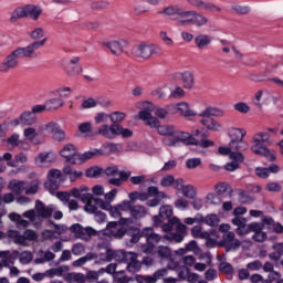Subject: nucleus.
Masks as SVG:
<instances>
[{
    "label": "nucleus",
    "mask_w": 283,
    "mask_h": 283,
    "mask_svg": "<svg viewBox=\"0 0 283 283\" xmlns=\"http://www.w3.org/2000/svg\"><path fill=\"white\" fill-rule=\"evenodd\" d=\"M212 41L213 39H211V35L202 33L195 38V45L198 50H207V48L211 45Z\"/></svg>",
    "instance_id": "obj_33"
},
{
    "label": "nucleus",
    "mask_w": 283,
    "mask_h": 283,
    "mask_svg": "<svg viewBox=\"0 0 283 283\" xmlns=\"http://www.w3.org/2000/svg\"><path fill=\"white\" fill-rule=\"evenodd\" d=\"M253 145L251 146V151L256 156H263L266 160L273 163L276 160V153L274 149H269L266 146H263L265 143L266 145H273V140H271V136L268 133H256L252 139Z\"/></svg>",
    "instance_id": "obj_4"
},
{
    "label": "nucleus",
    "mask_w": 283,
    "mask_h": 283,
    "mask_svg": "<svg viewBox=\"0 0 283 283\" xmlns=\"http://www.w3.org/2000/svg\"><path fill=\"white\" fill-rule=\"evenodd\" d=\"M8 237L15 242V244H22V247H28L30 242H36L39 235L33 230H27L22 235L19 234L17 230H11L8 232Z\"/></svg>",
    "instance_id": "obj_13"
},
{
    "label": "nucleus",
    "mask_w": 283,
    "mask_h": 283,
    "mask_svg": "<svg viewBox=\"0 0 283 283\" xmlns=\"http://www.w3.org/2000/svg\"><path fill=\"white\" fill-rule=\"evenodd\" d=\"M270 103H277V97L273 96L271 92L261 90L254 94L253 104L255 107H264V105H269Z\"/></svg>",
    "instance_id": "obj_18"
},
{
    "label": "nucleus",
    "mask_w": 283,
    "mask_h": 283,
    "mask_svg": "<svg viewBox=\"0 0 283 283\" xmlns=\"http://www.w3.org/2000/svg\"><path fill=\"white\" fill-rule=\"evenodd\" d=\"M135 106L137 109H140V112L137 114V118L139 120H144V123H146L150 129L158 126V119L151 115V112L156 109L154 104L150 102H137Z\"/></svg>",
    "instance_id": "obj_7"
},
{
    "label": "nucleus",
    "mask_w": 283,
    "mask_h": 283,
    "mask_svg": "<svg viewBox=\"0 0 283 283\" xmlns=\"http://www.w3.org/2000/svg\"><path fill=\"white\" fill-rule=\"evenodd\" d=\"M97 156H103V149L92 148L84 154H80L78 165H83L86 160H92V158H96Z\"/></svg>",
    "instance_id": "obj_35"
},
{
    "label": "nucleus",
    "mask_w": 283,
    "mask_h": 283,
    "mask_svg": "<svg viewBox=\"0 0 283 283\" xmlns=\"http://www.w3.org/2000/svg\"><path fill=\"white\" fill-rule=\"evenodd\" d=\"M49 180L44 184L45 188L50 191L51 195H54L55 189H59V185L63 182L61 179V170L52 169L48 174Z\"/></svg>",
    "instance_id": "obj_21"
},
{
    "label": "nucleus",
    "mask_w": 283,
    "mask_h": 283,
    "mask_svg": "<svg viewBox=\"0 0 283 283\" xmlns=\"http://www.w3.org/2000/svg\"><path fill=\"white\" fill-rule=\"evenodd\" d=\"M81 56L74 55L71 59L62 62V69L67 76H81L83 66H81Z\"/></svg>",
    "instance_id": "obj_14"
},
{
    "label": "nucleus",
    "mask_w": 283,
    "mask_h": 283,
    "mask_svg": "<svg viewBox=\"0 0 283 283\" xmlns=\"http://www.w3.org/2000/svg\"><path fill=\"white\" fill-rule=\"evenodd\" d=\"M176 182H178V179L174 175H166L160 179V186L165 188L174 187L176 189Z\"/></svg>",
    "instance_id": "obj_51"
},
{
    "label": "nucleus",
    "mask_w": 283,
    "mask_h": 283,
    "mask_svg": "<svg viewBox=\"0 0 283 283\" xmlns=\"http://www.w3.org/2000/svg\"><path fill=\"white\" fill-rule=\"evenodd\" d=\"M36 123V115L34 113H31V111H24L21 113V115L11 120L10 125L11 127H19V125H24L27 127H32Z\"/></svg>",
    "instance_id": "obj_20"
},
{
    "label": "nucleus",
    "mask_w": 283,
    "mask_h": 283,
    "mask_svg": "<svg viewBox=\"0 0 283 283\" xmlns=\"http://www.w3.org/2000/svg\"><path fill=\"white\" fill-rule=\"evenodd\" d=\"M202 165V159L200 158H190L186 160L187 169H198Z\"/></svg>",
    "instance_id": "obj_63"
},
{
    "label": "nucleus",
    "mask_w": 283,
    "mask_h": 283,
    "mask_svg": "<svg viewBox=\"0 0 283 283\" xmlns=\"http://www.w3.org/2000/svg\"><path fill=\"white\" fill-rule=\"evenodd\" d=\"M116 136H122V138H132V136H134V132H132L129 128H124L120 125H116L115 137Z\"/></svg>",
    "instance_id": "obj_54"
},
{
    "label": "nucleus",
    "mask_w": 283,
    "mask_h": 283,
    "mask_svg": "<svg viewBox=\"0 0 283 283\" xmlns=\"http://www.w3.org/2000/svg\"><path fill=\"white\" fill-rule=\"evenodd\" d=\"M199 116H208L210 118L211 116H216L217 118H222V116H224V111L218 107H207L201 113H199Z\"/></svg>",
    "instance_id": "obj_46"
},
{
    "label": "nucleus",
    "mask_w": 283,
    "mask_h": 283,
    "mask_svg": "<svg viewBox=\"0 0 283 283\" xmlns=\"http://www.w3.org/2000/svg\"><path fill=\"white\" fill-rule=\"evenodd\" d=\"M174 226H176L177 233L166 234L165 239L174 242H182L185 240V237L187 235V226H185V223H181L178 217H171L168 220V223L161 226V229L167 233L174 230Z\"/></svg>",
    "instance_id": "obj_5"
},
{
    "label": "nucleus",
    "mask_w": 283,
    "mask_h": 283,
    "mask_svg": "<svg viewBox=\"0 0 283 283\" xmlns=\"http://www.w3.org/2000/svg\"><path fill=\"white\" fill-rule=\"evenodd\" d=\"M118 255H122L123 262L127 263V270L130 273H137V271H140V262L136 260L137 255L134 252H117Z\"/></svg>",
    "instance_id": "obj_22"
},
{
    "label": "nucleus",
    "mask_w": 283,
    "mask_h": 283,
    "mask_svg": "<svg viewBox=\"0 0 283 283\" xmlns=\"http://www.w3.org/2000/svg\"><path fill=\"white\" fill-rule=\"evenodd\" d=\"M132 202L124 200L122 203H117L114 207L111 206L109 216L112 218H122L124 211H129Z\"/></svg>",
    "instance_id": "obj_30"
},
{
    "label": "nucleus",
    "mask_w": 283,
    "mask_h": 283,
    "mask_svg": "<svg viewBox=\"0 0 283 283\" xmlns=\"http://www.w3.org/2000/svg\"><path fill=\"white\" fill-rule=\"evenodd\" d=\"M157 52L158 48L155 44L145 42L137 44L133 50L134 56L144 61L151 59Z\"/></svg>",
    "instance_id": "obj_15"
},
{
    "label": "nucleus",
    "mask_w": 283,
    "mask_h": 283,
    "mask_svg": "<svg viewBox=\"0 0 283 283\" xmlns=\"http://www.w3.org/2000/svg\"><path fill=\"white\" fill-rule=\"evenodd\" d=\"M30 39H32V41H42L48 38H45V28L42 27H36L34 28L30 33H29Z\"/></svg>",
    "instance_id": "obj_47"
},
{
    "label": "nucleus",
    "mask_w": 283,
    "mask_h": 283,
    "mask_svg": "<svg viewBox=\"0 0 283 283\" xmlns=\"http://www.w3.org/2000/svg\"><path fill=\"white\" fill-rule=\"evenodd\" d=\"M48 43V39L35 41L24 48H18L8 54L2 62H0V72L8 74L12 70L19 67V59H36V51Z\"/></svg>",
    "instance_id": "obj_2"
},
{
    "label": "nucleus",
    "mask_w": 283,
    "mask_h": 283,
    "mask_svg": "<svg viewBox=\"0 0 283 283\" xmlns=\"http://www.w3.org/2000/svg\"><path fill=\"white\" fill-rule=\"evenodd\" d=\"M9 187L15 193H23V191H25V182L24 181L12 180V181H10Z\"/></svg>",
    "instance_id": "obj_55"
},
{
    "label": "nucleus",
    "mask_w": 283,
    "mask_h": 283,
    "mask_svg": "<svg viewBox=\"0 0 283 283\" xmlns=\"http://www.w3.org/2000/svg\"><path fill=\"white\" fill-rule=\"evenodd\" d=\"M39 132L40 134H45V132H48L55 143H65V140H67L65 130H63L61 125L56 122L40 123Z\"/></svg>",
    "instance_id": "obj_9"
},
{
    "label": "nucleus",
    "mask_w": 283,
    "mask_h": 283,
    "mask_svg": "<svg viewBox=\"0 0 283 283\" xmlns=\"http://www.w3.org/2000/svg\"><path fill=\"white\" fill-rule=\"evenodd\" d=\"M202 222L208 227H218L220 224V217L216 213H210L202 217Z\"/></svg>",
    "instance_id": "obj_48"
},
{
    "label": "nucleus",
    "mask_w": 283,
    "mask_h": 283,
    "mask_svg": "<svg viewBox=\"0 0 283 283\" xmlns=\"http://www.w3.org/2000/svg\"><path fill=\"white\" fill-rule=\"evenodd\" d=\"M36 211V212H35ZM35 211L29 210L23 213L24 218H28L34 224H39L41 222V218H50L54 211H56V207L51 205L45 207L43 202L40 200L35 201Z\"/></svg>",
    "instance_id": "obj_6"
},
{
    "label": "nucleus",
    "mask_w": 283,
    "mask_h": 283,
    "mask_svg": "<svg viewBox=\"0 0 283 283\" xmlns=\"http://www.w3.org/2000/svg\"><path fill=\"white\" fill-rule=\"evenodd\" d=\"M223 242L229 249H238V247H240V241L235 239V233L233 232L226 233V235H223Z\"/></svg>",
    "instance_id": "obj_45"
},
{
    "label": "nucleus",
    "mask_w": 283,
    "mask_h": 283,
    "mask_svg": "<svg viewBox=\"0 0 283 283\" xmlns=\"http://www.w3.org/2000/svg\"><path fill=\"white\" fill-rule=\"evenodd\" d=\"M101 174H103V168L94 166L86 169L85 176L86 178H98Z\"/></svg>",
    "instance_id": "obj_59"
},
{
    "label": "nucleus",
    "mask_w": 283,
    "mask_h": 283,
    "mask_svg": "<svg viewBox=\"0 0 283 283\" xmlns=\"http://www.w3.org/2000/svg\"><path fill=\"white\" fill-rule=\"evenodd\" d=\"M181 10H182V7L177 6V4H170L166 8H164L159 12V14H164V17H177V19H179Z\"/></svg>",
    "instance_id": "obj_40"
},
{
    "label": "nucleus",
    "mask_w": 283,
    "mask_h": 283,
    "mask_svg": "<svg viewBox=\"0 0 283 283\" xmlns=\"http://www.w3.org/2000/svg\"><path fill=\"white\" fill-rule=\"evenodd\" d=\"M179 279L187 280L189 283H196L200 280V275L196 273L189 272V268L184 266L182 270L179 272Z\"/></svg>",
    "instance_id": "obj_42"
},
{
    "label": "nucleus",
    "mask_w": 283,
    "mask_h": 283,
    "mask_svg": "<svg viewBox=\"0 0 283 283\" xmlns=\"http://www.w3.org/2000/svg\"><path fill=\"white\" fill-rule=\"evenodd\" d=\"M97 136H103V138H107L108 140H113L116 138V124H103L96 130Z\"/></svg>",
    "instance_id": "obj_27"
},
{
    "label": "nucleus",
    "mask_w": 283,
    "mask_h": 283,
    "mask_svg": "<svg viewBox=\"0 0 283 283\" xmlns=\"http://www.w3.org/2000/svg\"><path fill=\"white\" fill-rule=\"evenodd\" d=\"M127 118V113L115 111L109 114V120L113 125H120V123H125Z\"/></svg>",
    "instance_id": "obj_44"
},
{
    "label": "nucleus",
    "mask_w": 283,
    "mask_h": 283,
    "mask_svg": "<svg viewBox=\"0 0 283 283\" xmlns=\"http://www.w3.org/2000/svg\"><path fill=\"white\" fill-rule=\"evenodd\" d=\"M228 136L230 143L228 146H220L218 151L221 156H229L232 163H228L224 166L227 171H235L240 167V163H244V155L240 151H247L249 149V143L244 142L247 132L244 128L231 127L228 129Z\"/></svg>",
    "instance_id": "obj_1"
},
{
    "label": "nucleus",
    "mask_w": 283,
    "mask_h": 283,
    "mask_svg": "<svg viewBox=\"0 0 283 283\" xmlns=\"http://www.w3.org/2000/svg\"><path fill=\"white\" fill-rule=\"evenodd\" d=\"M201 125L208 129V132H222V124L209 116H199Z\"/></svg>",
    "instance_id": "obj_29"
},
{
    "label": "nucleus",
    "mask_w": 283,
    "mask_h": 283,
    "mask_svg": "<svg viewBox=\"0 0 283 283\" xmlns=\"http://www.w3.org/2000/svg\"><path fill=\"white\" fill-rule=\"evenodd\" d=\"M153 129L157 130L159 136H165L163 144L166 147H179V145H196V138L191 134L176 129V126L165 124L160 125V120H157V126Z\"/></svg>",
    "instance_id": "obj_3"
},
{
    "label": "nucleus",
    "mask_w": 283,
    "mask_h": 283,
    "mask_svg": "<svg viewBox=\"0 0 283 283\" xmlns=\"http://www.w3.org/2000/svg\"><path fill=\"white\" fill-rule=\"evenodd\" d=\"M190 6L198 8V10H205L206 12H220V7L206 2L203 0H186Z\"/></svg>",
    "instance_id": "obj_28"
},
{
    "label": "nucleus",
    "mask_w": 283,
    "mask_h": 283,
    "mask_svg": "<svg viewBox=\"0 0 283 283\" xmlns=\"http://www.w3.org/2000/svg\"><path fill=\"white\" fill-rule=\"evenodd\" d=\"M45 105L49 112H56V109H61L65 105V102L61 97H54L46 101Z\"/></svg>",
    "instance_id": "obj_43"
},
{
    "label": "nucleus",
    "mask_w": 283,
    "mask_h": 283,
    "mask_svg": "<svg viewBox=\"0 0 283 283\" xmlns=\"http://www.w3.org/2000/svg\"><path fill=\"white\" fill-rule=\"evenodd\" d=\"M174 216V208L169 205H165L159 208V214L153 217V221L156 227H160L161 222L169 220Z\"/></svg>",
    "instance_id": "obj_26"
},
{
    "label": "nucleus",
    "mask_w": 283,
    "mask_h": 283,
    "mask_svg": "<svg viewBox=\"0 0 283 283\" xmlns=\"http://www.w3.org/2000/svg\"><path fill=\"white\" fill-rule=\"evenodd\" d=\"M190 233L192 238H198L199 240H209L211 238V233H216L213 230L210 232L203 231L202 226L198 224L190 229Z\"/></svg>",
    "instance_id": "obj_36"
},
{
    "label": "nucleus",
    "mask_w": 283,
    "mask_h": 283,
    "mask_svg": "<svg viewBox=\"0 0 283 283\" xmlns=\"http://www.w3.org/2000/svg\"><path fill=\"white\" fill-rule=\"evenodd\" d=\"M125 233H127V230L123 227H119L118 222L111 221L107 223L106 229L104 230V235H107L108 238H124Z\"/></svg>",
    "instance_id": "obj_23"
},
{
    "label": "nucleus",
    "mask_w": 283,
    "mask_h": 283,
    "mask_svg": "<svg viewBox=\"0 0 283 283\" xmlns=\"http://www.w3.org/2000/svg\"><path fill=\"white\" fill-rule=\"evenodd\" d=\"M176 209H180L185 211V209H189V200H187L185 197H180L175 201Z\"/></svg>",
    "instance_id": "obj_64"
},
{
    "label": "nucleus",
    "mask_w": 283,
    "mask_h": 283,
    "mask_svg": "<svg viewBox=\"0 0 283 283\" xmlns=\"http://www.w3.org/2000/svg\"><path fill=\"white\" fill-rule=\"evenodd\" d=\"M71 231L75 233L76 238H81V240H90L92 235H96V230H94V228H83L78 223L73 224Z\"/></svg>",
    "instance_id": "obj_25"
},
{
    "label": "nucleus",
    "mask_w": 283,
    "mask_h": 283,
    "mask_svg": "<svg viewBox=\"0 0 283 283\" xmlns=\"http://www.w3.org/2000/svg\"><path fill=\"white\" fill-rule=\"evenodd\" d=\"M165 275H167V270L164 269L155 272L154 275L151 276L137 275L136 280L137 282H140V283H156L158 282V280H160V277H165Z\"/></svg>",
    "instance_id": "obj_32"
},
{
    "label": "nucleus",
    "mask_w": 283,
    "mask_h": 283,
    "mask_svg": "<svg viewBox=\"0 0 283 283\" xmlns=\"http://www.w3.org/2000/svg\"><path fill=\"white\" fill-rule=\"evenodd\" d=\"M169 85L165 84L163 86L157 87L153 94L154 96H158V98H167V94H169Z\"/></svg>",
    "instance_id": "obj_60"
},
{
    "label": "nucleus",
    "mask_w": 283,
    "mask_h": 283,
    "mask_svg": "<svg viewBox=\"0 0 283 283\" xmlns=\"http://www.w3.org/2000/svg\"><path fill=\"white\" fill-rule=\"evenodd\" d=\"M45 133L39 132V124L36 127L29 126L23 129V136L25 140H29L32 145H43V140L39 139V136H43Z\"/></svg>",
    "instance_id": "obj_24"
},
{
    "label": "nucleus",
    "mask_w": 283,
    "mask_h": 283,
    "mask_svg": "<svg viewBox=\"0 0 283 283\" xmlns=\"http://www.w3.org/2000/svg\"><path fill=\"white\" fill-rule=\"evenodd\" d=\"M263 224L272 228L276 233H283V226L281 223H275L272 218L265 217L263 218Z\"/></svg>",
    "instance_id": "obj_52"
},
{
    "label": "nucleus",
    "mask_w": 283,
    "mask_h": 283,
    "mask_svg": "<svg viewBox=\"0 0 283 283\" xmlns=\"http://www.w3.org/2000/svg\"><path fill=\"white\" fill-rule=\"evenodd\" d=\"M180 82L184 90H191L193 87V74L189 71L179 74Z\"/></svg>",
    "instance_id": "obj_39"
},
{
    "label": "nucleus",
    "mask_w": 283,
    "mask_h": 283,
    "mask_svg": "<svg viewBox=\"0 0 283 283\" xmlns=\"http://www.w3.org/2000/svg\"><path fill=\"white\" fill-rule=\"evenodd\" d=\"M233 109L239 114H249L251 106L247 102H238L233 105Z\"/></svg>",
    "instance_id": "obj_57"
},
{
    "label": "nucleus",
    "mask_w": 283,
    "mask_h": 283,
    "mask_svg": "<svg viewBox=\"0 0 283 283\" xmlns=\"http://www.w3.org/2000/svg\"><path fill=\"white\" fill-rule=\"evenodd\" d=\"M70 195L72 198H76L77 200H87V198H92V195H90V188L85 185L71 189Z\"/></svg>",
    "instance_id": "obj_31"
},
{
    "label": "nucleus",
    "mask_w": 283,
    "mask_h": 283,
    "mask_svg": "<svg viewBox=\"0 0 283 283\" xmlns=\"http://www.w3.org/2000/svg\"><path fill=\"white\" fill-rule=\"evenodd\" d=\"M176 190L181 191L184 198H188L189 200H193L196 196H198V189L193 185L185 184V179L177 178L176 181Z\"/></svg>",
    "instance_id": "obj_19"
},
{
    "label": "nucleus",
    "mask_w": 283,
    "mask_h": 283,
    "mask_svg": "<svg viewBox=\"0 0 283 283\" xmlns=\"http://www.w3.org/2000/svg\"><path fill=\"white\" fill-rule=\"evenodd\" d=\"M80 134H82V136H90V134H92V123L90 122H85L78 125L77 127Z\"/></svg>",
    "instance_id": "obj_62"
},
{
    "label": "nucleus",
    "mask_w": 283,
    "mask_h": 283,
    "mask_svg": "<svg viewBox=\"0 0 283 283\" xmlns=\"http://www.w3.org/2000/svg\"><path fill=\"white\" fill-rule=\"evenodd\" d=\"M159 39L167 48H174V45H176L174 39H171V36H169V34L166 31H160Z\"/></svg>",
    "instance_id": "obj_58"
},
{
    "label": "nucleus",
    "mask_w": 283,
    "mask_h": 283,
    "mask_svg": "<svg viewBox=\"0 0 283 283\" xmlns=\"http://www.w3.org/2000/svg\"><path fill=\"white\" fill-rule=\"evenodd\" d=\"M187 96V92H185V87L182 86H175L172 90H170L169 98H175L176 101H179L180 98H185Z\"/></svg>",
    "instance_id": "obj_49"
},
{
    "label": "nucleus",
    "mask_w": 283,
    "mask_h": 283,
    "mask_svg": "<svg viewBox=\"0 0 283 283\" xmlns=\"http://www.w3.org/2000/svg\"><path fill=\"white\" fill-rule=\"evenodd\" d=\"M98 255L90 252L85 256H82L73 262V266H83L84 264H87V262H92V260H96Z\"/></svg>",
    "instance_id": "obj_50"
},
{
    "label": "nucleus",
    "mask_w": 283,
    "mask_h": 283,
    "mask_svg": "<svg viewBox=\"0 0 283 283\" xmlns=\"http://www.w3.org/2000/svg\"><path fill=\"white\" fill-rule=\"evenodd\" d=\"M148 192H139L140 202L147 201L148 207H158L161 200H169V196L165 191L158 190V187L150 186L147 188ZM149 198H154L150 199Z\"/></svg>",
    "instance_id": "obj_10"
},
{
    "label": "nucleus",
    "mask_w": 283,
    "mask_h": 283,
    "mask_svg": "<svg viewBox=\"0 0 283 283\" xmlns=\"http://www.w3.org/2000/svg\"><path fill=\"white\" fill-rule=\"evenodd\" d=\"M54 94L59 96L57 98H70L72 96L71 87H60L54 91Z\"/></svg>",
    "instance_id": "obj_61"
},
{
    "label": "nucleus",
    "mask_w": 283,
    "mask_h": 283,
    "mask_svg": "<svg viewBox=\"0 0 283 283\" xmlns=\"http://www.w3.org/2000/svg\"><path fill=\"white\" fill-rule=\"evenodd\" d=\"M34 163L38 167H45L54 163V156L51 153H41L35 157Z\"/></svg>",
    "instance_id": "obj_38"
},
{
    "label": "nucleus",
    "mask_w": 283,
    "mask_h": 283,
    "mask_svg": "<svg viewBox=\"0 0 283 283\" xmlns=\"http://www.w3.org/2000/svg\"><path fill=\"white\" fill-rule=\"evenodd\" d=\"M102 45L108 50L112 56L119 59V56L125 54V50L127 49V45H129V42H127V40L117 39L103 42Z\"/></svg>",
    "instance_id": "obj_12"
},
{
    "label": "nucleus",
    "mask_w": 283,
    "mask_h": 283,
    "mask_svg": "<svg viewBox=\"0 0 283 283\" xmlns=\"http://www.w3.org/2000/svg\"><path fill=\"white\" fill-rule=\"evenodd\" d=\"M142 235L146 238L147 244L142 247V251L144 253H154V249H156V244L161 240H166L165 237H160L158 233L154 232L153 228H145L142 231Z\"/></svg>",
    "instance_id": "obj_11"
},
{
    "label": "nucleus",
    "mask_w": 283,
    "mask_h": 283,
    "mask_svg": "<svg viewBox=\"0 0 283 283\" xmlns=\"http://www.w3.org/2000/svg\"><path fill=\"white\" fill-rule=\"evenodd\" d=\"M63 175L69 177L71 182H76L80 178H83V171L76 170L70 166L63 168Z\"/></svg>",
    "instance_id": "obj_41"
},
{
    "label": "nucleus",
    "mask_w": 283,
    "mask_h": 283,
    "mask_svg": "<svg viewBox=\"0 0 283 283\" xmlns=\"http://www.w3.org/2000/svg\"><path fill=\"white\" fill-rule=\"evenodd\" d=\"M196 10H184L179 12V22L187 24V25H193V19L196 17Z\"/></svg>",
    "instance_id": "obj_37"
},
{
    "label": "nucleus",
    "mask_w": 283,
    "mask_h": 283,
    "mask_svg": "<svg viewBox=\"0 0 283 283\" xmlns=\"http://www.w3.org/2000/svg\"><path fill=\"white\" fill-rule=\"evenodd\" d=\"M128 211L134 220H143L147 216V208L140 205H130Z\"/></svg>",
    "instance_id": "obj_34"
},
{
    "label": "nucleus",
    "mask_w": 283,
    "mask_h": 283,
    "mask_svg": "<svg viewBox=\"0 0 283 283\" xmlns=\"http://www.w3.org/2000/svg\"><path fill=\"white\" fill-rule=\"evenodd\" d=\"M43 10L41 7L29 4L25 7L17 8L10 17L11 23L19 21V19H25V17H30L33 21H38L39 17H41Z\"/></svg>",
    "instance_id": "obj_8"
},
{
    "label": "nucleus",
    "mask_w": 283,
    "mask_h": 283,
    "mask_svg": "<svg viewBox=\"0 0 283 283\" xmlns=\"http://www.w3.org/2000/svg\"><path fill=\"white\" fill-rule=\"evenodd\" d=\"M170 109L175 112V114H179L182 118H196V116H200L189 102H178L176 104H171L168 106Z\"/></svg>",
    "instance_id": "obj_16"
},
{
    "label": "nucleus",
    "mask_w": 283,
    "mask_h": 283,
    "mask_svg": "<svg viewBox=\"0 0 283 283\" xmlns=\"http://www.w3.org/2000/svg\"><path fill=\"white\" fill-rule=\"evenodd\" d=\"M93 120L95 125H104V123L109 120V114L105 112H98L94 115Z\"/></svg>",
    "instance_id": "obj_56"
},
{
    "label": "nucleus",
    "mask_w": 283,
    "mask_h": 283,
    "mask_svg": "<svg viewBox=\"0 0 283 283\" xmlns=\"http://www.w3.org/2000/svg\"><path fill=\"white\" fill-rule=\"evenodd\" d=\"M209 23V19L205 17L201 13H198V11L195 13V19L192 21V25H196V28H205Z\"/></svg>",
    "instance_id": "obj_53"
},
{
    "label": "nucleus",
    "mask_w": 283,
    "mask_h": 283,
    "mask_svg": "<svg viewBox=\"0 0 283 283\" xmlns=\"http://www.w3.org/2000/svg\"><path fill=\"white\" fill-rule=\"evenodd\" d=\"M59 155L71 165H78V148L74 144H65Z\"/></svg>",
    "instance_id": "obj_17"
}]
</instances>
